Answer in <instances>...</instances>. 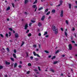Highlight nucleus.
I'll list each match as a JSON object with an SVG mask.
<instances>
[{
  "label": "nucleus",
  "instance_id": "nucleus-56",
  "mask_svg": "<svg viewBox=\"0 0 77 77\" xmlns=\"http://www.w3.org/2000/svg\"><path fill=\"white\" fill-rule=\"evenodd\" d=\"M61 30H62V31H63V28H61Z\"/></svg>",
  "mask_w": 77,
  "mask_h": 77
},
{
  "label": "nucleus",
  "instance_id": "nucleus-19",
  "mask_svg": "<svg viewBox=\"0 0 77 77\" xmlns=\"http://www.w3.org/2000/svg\"><path fill=\"white\" fill-rule=\"evenodd\" d=\"M28 36L29 37H30V36H32V34L31 33H29L28 35Z\"/></svg>",
  "mask_w": 77,
  "mask_h": 77
},
{
  "label": "nucleus",
  "instance_id": "nucleus-53",
  "mask_svg": "<svg viewBox=\"0 0 77 77\" xmlns=\"http://www.w3.org/2000/svg\"><path fill=\"white\" fill-rule=\"evenodd\" d=\"M37 10V7H36L35 8V12H36V10Z\"/></svg>",
  "mask_w": 77,
  "mask_h": 77
},
{
  "label": "nucleus",
  "instance_id": "nucleus-16",
  "mask_svg": "<svg viewBox=\"0 0 77 77\" xmlns=\"http://www.w3.org/2000/svg\"><path fill=\"white\" fill-rule=\"evenodd\" d=\"M55 12H56V11L55 10H53L52 11V13H55Z\"/></svg>",
  "mask_w": 77,
  "mask_h": 77
},
{
  "label": "nucleus",
  "instance_id": "nucleus-27",
  "mask_svg": "<svg viewBox=\"0 0 77 77\" xmlns=\"http://www.w3.org/2000/svg\"><path fill=\"white\" fill-rule=\"evenodd\" d=\"M48 11V9L47 8L46 10H45V12H47Z\"/></svg>",
  "mask_w": 77,
  "mask_h": 77
},
{
  "label": "nucleus",
  "instance_id": "nucleus-4",
  "mask_svg": "<svg viewBox=\"0 0 77 77\" xmlns=\"http://www.w3.org/2000/svg\"><path fill=\"white\" fill-rule=\"evenodd\" d=\"M15 38H18V37H19V35H18V33H15Z\"/></svg>",
  "mask_w": 77,
  "mask_h": 77
},
{
  "label": "nucleus",
  "instance_id": "nucleus-40",
  "mask_svg": "<svg viewBox=\"0 0 77 77\" xmlns=\"http://www.w3.org/2000/svg\"><path fill=\"white\" fill-rule=\"evenodd\" d=\"M35 61H38V59L37 58H35Z\"/></svg>",
  "mask_w": 77,
  "mask_h": 77
},
{
  "label": "nucleus",
  "instance_id": "nucleus-3",
  "mask_svg": "<svg viewBox=\"0 0 77 77\" xmlns=\"http://www.w3.org/2000/svg\"><path fill=\"white\" fill-rule=\"evenodd\" d=\"M69 49V50H72V45L71 44H70L68 45Z\"/></svg>",
  "mask_w": 77,
  "mask_h": 77
},
{
  "label": "nucleus",
  "instance_id": "nucleus-42",
  "mask_svg": "<svg viewBox=\"0 0 77 77\" xmlns=\"http://www.w3.org/2000/svg\"><path fill=\"white\" fill-rule=\"evenodd\" d=\"M29 32V30L28 29L26 31V33H28Z\"/></svg>",
  "mask_w": 77,
  "mask_h": 77
},
{
  "label": "nucleus",
  "instance_id": "nucleus-10",
  "mask_svg": "<svg viewBox=\"0 0 77 77\" xmlns=\"http://www.w3.org/2000/svg\"><path fill=\"white\" fill-rule=\"evenodd\" d=\"M17 66V63H16L14 65V68H16Z\"/></svg>",
  "mask_w": 77,
  "mask_h": 77
},
{
  "label": "nucleus",
  "instance_id": "nucleus-26",
  "mask_svg": "<svg viewBox=\"0 0 77 77\" xmlns=\"http://www.w3.org/2000/svg\"><path fill=\"white\" fill-rule=\"evenodd\" d=\"M10 7H8L7 9V11H8V10H10Z\"/></svg>",
  "mask_w": 77,
  "mask_h": 77
},
{
  "label": "nucleus",
  "instance_id": "nucleus-35",
  "mask_svg": "<svg viewBox=\"0 0 77 77\" xmlns=\"http://www.w3.org/2000/svg\"><path fill=\"white\" fill-rule=\"evenodd\" d=\"M14 53H17V51H16V50H15V49L14 50Z\"/></svg>",
  "mask_w": 77,
  "mask_h": 77
},
{
  "label": "nucleus",
  "instance_id": "nucleus-63",
  "mask_svg": "<svg viewBox=\"0 0 77 77\" xmlns=\"http://www.w3.org/2000/svg\"><path fill=\"white\" fill-rule=\"evenodd\" d=\"M39 72H36V74H39Z\"/></svg>",
  "mask_w": 77,
  "mask_h": 77
},
{
  "label": "nucleus",
  "instance_id": "nucleus-14",
  "mask_svg": "<svg viewBox=\"0 0 77 77\" xmlns=\"http://www.w3.org/2000/svg\"><path fill=\"white\" fill-rule=\"evenodd\" d=\"M48 33V32H45V33L44 34V36H45V35H47V34Z\"/></svg>",
  "mask_w": 77,
  "mask_h": 77
},
{
  "label": "nucleus",
  "instance_id": "nucleus-15",
  "mask_svg": "<svg viewBox=\"0 0 77 77\" xmlns=\"http://www.w3.org/2000/svg\"><path fill=\"white\" fill-rule=\"evenodd\" d=\"M3 66H0V69H3Z\"/></svg>",
  "mask_w": 77,
  "mask_h": 77
},
{
  "label": "nucleus",
  "instance_id": "nucleus-30",
  "mask_svg": "<svg viewBox=\"0 0 77 77\" xmlns=\"http://www.w3.org/2000/svg\"><path fill=\"white\" fill-rule=\"evenodd\" d=\"M0 36L2 37V38H4V36H3V35H2V34H0Z\"/></svg>",
  "mask_w": 77,
  "mask_h": 77
},
{
  "label": "nucleus",
  "instance_id": "nucleus-8",
  "mask_svg": "<svg viewBox=\"0 0 77 77\" xmlns=\"http://www.w3.org/2000/svg\"><path fill=\"white\" fill-rule=\"evenodd\" d=\"M5 63L6 65H10V64H11L10 62H8L7 61L5 62Z\"/></svg>",
  "mask_w": 77,
  "mask_h": 77
},
{
  "label": "nucleus",
  "instance_id": "nucleus-2",
  "mask_svg": "<svg viewBox=\"0 0 77 77\" xmlns=\"http://www.w3.org/2000/svg\"><path fill=\"white\" fill-rule=\"evenodd\" d=\"M27 28H28V24L26 23L24 29H25V30H27L28 29Z\"/></svg>",
  "mask_w": 77,
  "mask_h": 77
},
{
  "label": "nucleus",
  "instance_id": "nucleus-59",
  "mask_svg": "<svg viewBox=\"0 0 77 77\" xmlns=\"http://www.w3.org/2000/svg\"><path fill=\"white\" fill-rule=\"evenodd\" d=\"M74 45H75V47H77V44H75Z\"/></svg>",
  "mask_w": 77,
  "mask_h": 77
},
{
  "label": "nucleus",
  "instance_id": "nucleus-18",
  "mask_svg": "<svg viewBox=\"0 0 77 77\" xmlns=\"http://www.w3.org/2000/svg\"><path fill=\"white\" fill-rule=\"evenodd\" d=\"M36 7V5H33L32 6V7L33 8H35Z\"/></svg>",
  "mask_w": 77,
  "mask_h": 77
},
{
  "label": "nucleus",
  "instance_id": "nucleus-57",
  "mask_svg": "<svg viewBox=\"0 0 77 77\" xmlns=\"http://www.w3.org/2000/svg\"><path fill=\"white\" fill-rule=\"evenodd\" d=\"M45 37H46V38H48V35H46L45 36Z\"/></svg>",
  "mask_w": 77,
  "mask_h": 77
},
{
  "label": "nucleus",
  "instance_id": "nucleus-11",
  "mask_svg": "<svg viewBox=\"0 0 77 77\" xmlns=\"http://www.w3.org/2000/svg\"><path fill=\"white\" fill-rule=\"evenodd\" d=\"M13 57L14 58H17V56H16V55L15 54H13Z\"/></svg>",
  "mask_w": 77,
  "mask_h": 77
},
{
  "label": "nucleus",
  "instance_id": "nucleus-52",
  "mask_svg": "<svg viewBox=\"0 0 77 77\" xmlns=\"http://www.w3.org/2000/svg\"><path fill=\"white\" fill-rule=\"evenodd\" d=\"M38 36H41V33H39L38 34Z\"/></svg>",
  "mask_w": 77,
  "mask_h": 77
},
{
  "label": "nucleus",
  "instance_id": "nucleus-25",
  "mask_svg": "<svg viewBox=\"0 0 77 77\" xmlns=\"http://www.w3.org/2000/svg\"><path fill=\"white\" fill-rule=\"evenodd\" d=\"M65 35H66V36H67L68 35V34H67V33H66V31H65Z\"/></svg>",
  "mask_w": 77,
  "mask_h": 77
},
{
  "label": "nucleus",
  "instance_id": "nucleus-5",
  "mask_svg": "<svg viewBox=\"0 0 77 77\" xmlns=\"http://www.w3.org/2000/svg\"><path fill=\"white\" fill-rule=\"evenodd\" d=\"M63 11H62L61 12L60 16L62 17H63Z\"/></svg>",
  "mask_w": 77,
  "mask_h": 77
},
{
  "label": "nucleus",
  "instance_id": "nucleus-22",
  "mask_svg": "<svg viewBox=\"0 0 77 77\" xmlns=\"http://www.w3.org/2000/svg\"><path fill=\"white\" fill-rule=\"evenodd\" d=\"M7 50L8 52H9V51H10L9 49V48H7Z\"/></svg>",
  "mask_w": 77,
  "mask_h": 77
},
{
  "label": "nucleus",
  "instance_id": "nucleus-46",
  "mask_svg": "<svg viewBox=\"0 0 77 77\" xmlns=\"http://www.w3.org/2000/svg\"><path fill=\"white\" fill-rule=\"evenodd\" d=\"M32 23H30L29 24V26H32Z\"/></svg>",
  "mask_w": 77,
  "mask_h": 77
},
{
  "label": "nucleus",
  "instance_id": "nucleus-38",
  "mask_svg": "<svg viewBox=\"0 0 77 77\" xmlns=\"http://www.w3.org/2000/svg\"><path fill=\"white\" fill-rule=\"evenodd\" d=\"M11 5H12L13 7L14 8V7H15V6H14V4L13 3H11Z\"/></svg>",
  "mask_w": 77,
  "mask_h": 77
},
{
  "label": "nucleus",
  "instance_id": "nucleus-48",
  "mask_svg": "<svg viewBox=\"0 0 77 77\" xmlns=\"http://www.w3.org/2000/svg\"><path fill=\"white\" fill-rule=\"evenodd\" d=\"M24 44V42L23 41L22 42V45H21V46H22V45H23Z\"/></svg>",
  "mask_w": 77,
  "mask_h": 77
},
{
  "label": "nucleus",
  "instance_id": "nucleus-20",
  "mask_svg": "<svg viewBox=\"0 0 77 77\" xmlns=\"http://www.w3.org/2000/svg\"><path fill=\"white\" fill-rule=\"evenodd\" d=\"M42 9H43V8L42 7H41L40 8H39L38 10L39 11H41V10H42Z\"/></svg>",
  "mask_w": 77,
  "mask_h": 77
},
{
  "label": "nucleus",
  "instance_id": "nucleus-31",
  "mask_svg": "<svg viewBox=\"0 0 77 77\" xmlns=\"http://www.w3.org/2000/svg\"><path fill=\"white\" fill-rule=\"evenodd\" d=\"M10 59L12 61H13V62L14 61V59L13 58H11Z\"/></svg>",
  "mask_w": 77,
  "mask_h": 77
},
{
  "label": "nucleus",
  "instance_id": "nucleus-49",
  "mask_svg": "<svg viewBox=\"0 0 77 77\" xmlns=\"http://www.w3.org/2000/svg\"><path fill=\"white\" fill-rule=\"evenodd\" d=\"M72 30L73 31H74L75 30V28H73L72 29Z\"/></svg>",
  "mask_w": 77,
  "mask_h": 77
},
{
  "label": "nucleus",
  "instance_id": "nucleus-23",
  "mask_svg": "<svg viewBox=\"0 0 77 77\" xmlns=\"http://www.w3.org/2000/svg\"><path fill=\"white\" fill-rule=\"evenodd\" d=\"M50 71H51L52 72H54V70L53 69H51Z\"/></svg>",
  "mask_w": 77,
  "mask_h": 77
},
{
  "label": "nucleus",
  "instance_id": "nucleus-29",
  "mask_svg": "<svg viewBox=\"0 0 77 77\" xmlns=\"http://www.w3.org/2000/svg\"><path fill=\"white\" fill-rule=\"evenodd\" d=\"M50 14V11H49L46 14V15H48Z\"/></svg>",
  "mask_w": 77,
  "mask_h": 77
},
{
  "label": "nucleus",
  "instance_id": "nucleus-7",
  "mask_svg": "<svg viewBox=\"0 0 77 77\" xmlns=\"http://www.w3.org/2000/svg\"><path fill=\"white\" fill-rule=\"evenodd\" d=\"M27 3H29V0H25V4H27Z\"/></svg>",
  "mask_w": 77,
  "mask_h": 77
},
{
  "label": "nucleus",
  "instance_id": "nucleus-41",
  "mask_svg": "<svg viewBox=\"0 0 77 77\" xmlns=\"http://www.w3.org/2000/svg\"><path fill=\"white\" fill-rule=\"evenodd\" d=\"M5 36L7 38H8V33H6Z\"/></svg>",
  "mask_w": 77,
  "mask_h": 77
},
{
  "label": "nucleus",
  "instance_id": "nucleus-37",
  "mask_svg": "<svg viewBox=\"0 0 77 77\" xmlns=\"http://www.w3.org/2000/svg\"><path fill=\"white\" fill-rule=\"evenodd\" d=\"M45 51L46 53H49V52L47 51Z\"/></svg>",
  "mask_w": 77,
  "mask_h": 77
},
{
  "label": "nucleus",
  "instance_id": "nucleus-54",
  "mask_svg": "<svg viewBox=\"0 0 77 77\" xmlns=\"http://www.w3.org/2000/svg\"><path fill=\"white\" fill-rule=\"evenodd\" d=\"M72 43H75V41H72Z\"/></svg>",
  "mask_w": 77,
  "mask_h": 77
},
{
  "label": "nucleus",
  "instance_id": "nucleus-43",
  "mask_svg": "<svg viewBox=\"0 0 77 77\" xmlns=\"http://www.w3.org/2000/svg\"><path fill=\"white\" fill-rule=\"evenodd\" d=\"M36 56H37L38 57H40L38 54H36Z\"/></svg>",
  "mask_w": 77,
  "mask_h": 77
},
{
  "label": "nucleus",
  "instance_id": "nucleus-33",
  "mask_svg": "<svg viewBox=\"0 0 77 77\" xmlns=\"http://www.w3.org/2000/svg\"><path fill=\"white\" fill-rule=\"evenodd\" d=\"M59 50H57L56 52H55V54H57V53H59Z\"/></svg>",
  "mask_w": 77,
  "mask_h": 77
},
{
  "label": "nucleus",
  "instance_id": "nucleus-51",
  "mask_svg": "<svg viewBox=\"0 0 77 77\" xmlns=\"http://www.w3.org/2000/svg\"><path fill=\"white\" fill-rule=\"evenodd\" d=\"M38 68L39 71H41V69L40 68V67H38Z\"/></svg>",
  "mask_w": 77,
  "mask_h": 77
},
{
  "label": "nucleus",
  "instance_id": "nucleus-36",
  "mask_svg": "<svg viewBox=\"0 0 77 77\" xmlns=\"http://www.w3.org/2000/svg\"><path fill=\"white\" fill-rule=\"evenodd\" d=\"M9 34V36L10 37L11 36V32H9L8 33Z\"/></svg>",
  "mask_w": 77,
  "mask_h": 77
},
{
  "label": "nucleus",
  "instance_id": "nucleus-58",
  "mask_svg": "<svg viewBox=\"0 0 77 77\" xmlns=\"http://www.w3.org/2000/svg\"><path fill=\"white\" fill-rule=\"evenodd\" d=\"M71 40H72V39H73V37H72V36L71 37Z\"/></svg>",
  "mask_w": 77,
  "mask_h": 77
},
{
  "label": "nucleus",
  "instance_id": "nucleus-64",
  "mask_svg": "<svg viewBox=\"0 0 77 77\" xmlns=\"http://www.w3.org/2000/svg\"><path fill=\"white\" fill-rule=\"evenodd\" d=\"M75 3L76 5H77V1H76L75 2Z\"/></svg>",
  "mask_w": 77,
  "mask_h": 77
},
{
  "label": "nucleus",
  "instance_id": "nucleus-1",
  "mask_svg": "<svg viewBox=\"0 0 77 77\" xmlns=\"http://www.w3.org/2000/svg\"><path fill=\"white\" fill-rule=\"evenodd\" d=\"M56 27L55 26L52 27V29L53 30V32H54L55 34H57L58 33V29H56Z\"/></svg>",
  "mask_w": 77,
  "mask_h": 77
},
{
  "label": "nucleus",
  "instance_id": "nucleus-32",
  "mask_svg": "<svg viewBox=\"0 0 77 77\" xmlns=\"http://www.w3.org/2000/svg\"><path fill=\"white\" fill-rule=\"evenodd\" d=\"M56 58V56H54V57L51 58V59L53 60L54 59H55Z\"/></svg>",
  "mask_w": 77,
  "mask_h": 77
},
{
  "label": "nucleus",
  "instance_id": "nucleus-62",
  "mask_svg": "<svg viewBox=\"0 0 77 77\" xmlns=\"http://www.w3.org/2000/svg\"><path fill=\"white\" fill-rule=\"evenodd\" d=\"M74 35H75V37L76 38H77V35H76V34H75Z\"/></svg>",
  "mask_w": 77,
  "mask_h": 77
},
{
  "label": "nucleus",
  "instance_id": "nucleus-61",
  "mask_svg": "<svg viewBox=\"0 0 77 77\" xmlns=\"http://www.w3.org/2000/svg\"><path fill=\"white\" fill-rule=\"evenodd\" d=\"M29 72H30L28 71V72H27V74H29Z\"/></svg>",
  "mask_w": 77,
  "mask_h": 77
},
{
  "label": "nucleus",
  "instance_id": "nucleus-44",
  "mask_svg": "<svg viewBox=\"0 0 77 77\" xmlns=\"http://www.w3.org/2000/svg\"><path fill=\"white\" fill-rule=\"evenodd\" d=\"M31 22L32 23H35V20H31Z\"/></svg>",
  "mask_w": 77,
  "mask_h": 77
},
{
  "label": "nucleus",
  "instance_id": "nucleus-39",
  "mask_svg": "<svg viewBox=\"0 0 77 77\" xmlns=\"http://www.w3.org/2000/svg\"><path fill=\"white\" fill-rule=\"evenodd\" d=\"M9 29L11 31H12V29L11 28H9Z\"/></svg>",
  "mask_w": 77,
  "mask_h": 77
},
{
  "label": "nucleus",
  "instance_id": "nucleus-28",
  "mask_svg": "<svg viewBox=\"0 0 77 77\" xmlns=\"http://www.w3.org/2000/svg\"><path fill=\"white\" fill-rule=\"evenodd\" d=\"M66 24H69V23H68V20H66Z\"/></svg>",
  "mask_w": 77,
  "mask_h": 77
},
{
  "label": "nucleus",
  "instance_id": "nucleus-24",
  "mask_svg": "<svg viewBox=\"0 0 77 77\" xmlns=\"http://www.w3.org/2000/svg\"><path fill=\"white\" fill-rule=\"evenodd\" d=\"M33 53L34 56H36V53H35V51H33Z\"/></svg>",
  "mask_w": 77,
  "mask_h": 77
},
{
  "label": "nucleus",
  "instance_id": "nucleus-21",
  "mask_svg": "<svg viewBox=\"0 0 77 77\" xmlns=\"http://www.w3.org/2000/svg\"><path fill=\"white\" fill-rule=\"evenodd\" d=\"M60 4L61 5H62V3H63V1H62V0H60Z\"/></svg>",
  "mask_w": 77,
  "mask_h": 77
},
{
  "label": "nucleus",
  "instance_id": "nucleus-6",
  "mask_svg": "<svg viewBox=\"0 0 77 77\" xmlns=\"http://www.w3.org/2000/svg\"><path fill=\"white\" fill-rule=\"evenodd\" d=\"M44 19H45V16H43L41 19V20L42 21H44Z\"/></svg>",
  "mask_w": 77,
  "mask_h": 77
},
{
  "label": "nucleus",
  "instance_id": "nucleus-17",
  "mask_svg": "<svg viewBox=\"0 0 77 77\" xmlns=\"http://www.w3.org/2000/svg\"><path fill=\"white\" fill-rule=\"evenodd\" d=\"M58 63V61H54V62H53V64L54 65L55 64L57 63Z\"/></svg>",
  "mask_w": 77,
  "mask_h": 77
},
{
  "label": "nucleus",
  "instance_id": "nucleus-12",
  "mask_svg": "<svg viewBox=\"0 0 77 77\" xmlns=\"http://www.w3.org/2000/svg\"><path fill=\"white\" fill-rule=\"evenodd\" d=\"M68 6H69V9H71V4H69Z\"/></svg>",
  "mask_w": 77,
  "mask_h": 77
},
{
  "label": "nucleus",
  "instance_id": "nucleus-55",
  "mask_svg": "<svg viewBox=\"0 0 77 77\" xmlns=\"http://www.w3.org/2000/svg\"><path fill=\"white\" fill-rule=\"evenodd\" d=\"M24 14H26V15H27V12H25Z\"/></svg>",
  "mask_w": 77,
  "mask_h": 77
},
{
  "label": "nucleus",
  "instance_id": "nucleus-13",
  "mask_svg": "<svg viewBox=\"0 0 77 77\" xmlns=\"http://www.w3.org/2000/svg\"><path fill=\"white\" fill-rule=\"evenodd\" d=\"M38 2V1L37 0H35V2L33 3V5H34V4H35V3H37Z\"/></svg>",
  "mask_w": 77,
  "mask_h": 77
},
{
  "label": "nucleus",
  "instance_id": "nucleus-45",
  "mask_svg": "<svg viewBox=\"0 0 77 77\" xmlns=\"http://www.w3.org/2000/svg\"><path fill=\"white\" fill-rule=\"evenodd\" d=\"M26 54L27 56H29V53L28 52H26Z\"/></svg>",
  "mask_w": 77,
  "mask_h": 77
},
{
  "label": "nucleus",
  "instance_id": "nucleus-50",
  "mask_svg": "<svg viewBox=\"0 0 77 77\" xmlns=\"http://www.w3.org/2000/svg\"><path fill=\"white\" fill-rule=\"evenodd\" d=\"M30 58L32 60L33 58V57H32V56H31L30 57Z\"/></svg>",
  "mask_w": 77,
  "mask_h": 77
},
{
  "label": "nucleus",
  "instance_id": "nucleus-60",
  "mask_svg": "<svg viewBox=\"0 0 77 77\" xmlns=\"http://www.w3.org/2000/svg\"><path fill=\"white\" fill-rule=\"evenodd\" d=\"M38 46H39V48H41V45H40L38 44Z\"/></svg>",
  "mask_w": 77,
  "mask_h": 77
},
{
  "label": "nucleus",
  "instance_id": "nucleus-47",
  "mask_svg": "<svg viewBox=\"0 0 77 77\" xmlns=\"http://www.w3.org/2000/svg\"><path fill=\"white\" fill-rule=\"evenodd\" d=\"M33 47H36L37 46H36V45H33Z\"/></svg>",
  "mask_w": 77,
  "mask_h": 77
},
{
  "label": "nucleus",
  "instance_id": "nucleus-9",
  "mask_svg": "<svg viewBox=\"0 0 77 77\" xmlns=\"http://www.w3.org/2000/svg\"><path fill=\"white\" fill-rule=\"evenodd\" d=\"M38 26H39V27H40V26H42V24H41V23L39 22L38 23Z\"/></svg>",
  "mask_w": 77,
  "mask_h": 77
},
{
  "label": "nucleus",
  "instance_id": "nucleus-34",
  "mask_svg": "<svg viewBox=\"0 0 77 77\" xmlns=\"http://www.w3.org/2000/svg\"><path fill=\"white\" fill-rule=\"evenodd\" d=\"M28 66H32V64L30 63H29L28 64Z\"/></svg>",
  "mask_w": 77,
  "mask_h": 77
}]
</instances>
